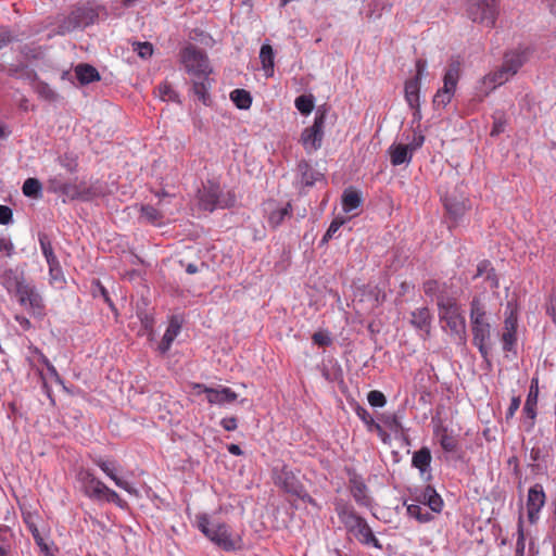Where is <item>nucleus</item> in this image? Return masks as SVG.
Segmentation results:
<instances>
[{
    "label": "nucleus",
    "mask_w": 556,
    "mask_h": 556,
    "mask_svg": "<svg viewBox=\"0 0 556 556\" xmlns=\"http://www.w3.org/2000/svg\"><path fill=\"white\" fill-rule=\"evenodd\" d=\"M431 313L428 307H420L412 312L410 324L426 336L430 334Z\"/></svg>",
    "instance_id": "b1692460"
},
{
    "label": "nucleus",
    "mask_w": 556,
    "mask_h": 556,
    "mask_svg": "<svg viewBox=\"0 0 556 556\" xmlns=\"http://www.w3.org/2000/svg\"><path fill=\"white\" fill-rule=\"evenodd\" d=\"M460 75V62L453 60L444 74L443 87L440 88L432 100L435 109H444L453 99Z\"/></svg>",
    "instance_id": "423d86ee"
},
{
    "label": "nucleus",
    "mask_w": 556,
    "mask_h": 556,
    "mask_svg": "<svg viewBox=\"0 0 556 556\" xmlns=\"http://www.w3.org/2000/svg\"><path fill=\"white\" fill-rule=\"evenodd\" d=\"M274 482L277 486L293 495L301 493V488L303 486L294 473L286 467L279 471L274 470Z\"/></svg>",
    "instance_id": "dca6fc26"
},
{
    "label": "nucleus",
    "mask_w": 556,
    "mask_h": 556,
    "mask_svg": "<svg viewBox=\"0 0 556 556\" xmlns=\"http://www.w3.org/2000/svg\"><path fill=\"white\" fill-rule=\"evenodd\" d=\"M230 100L240 110H248L252 104L251 93L245 89H235L230 92Z\"/></svg>",
    "instance_id": "72a5a7b5"
},
{
    "label": "nucleus",
    "mask_w": 556,
    "mask_h": 556,
    "mask_svg": "<svg viewBox=\"0 0 556 556\" xmlns=\"http://www.w3.org/2000/svg\"><path fill=\"white\" fill-rule=\"evenodd\" d=\"M211 86L212 84L208 76L202 78H193V92L204 104L208 103V89Z\"/></svg>",
    "instance_id": "c756f323"
},
{
    "label": "nucleus",
    "mask_w": 556,
    "mask_h": 556,
    "mask_svg": "<svg viewBox=\"0 0 556 556\" xmlns=\"http://www.w3.org/2000/svg\"><path fill=\"white\" fill-rule=\"evenodd\" d=\"M469 317L473 344L478 348L481 356L486 358L490 352L488 342L491 338V325L486 318L485 304L478 296H475L470 302Z\"/></svg>",
    "instance_id": "f03ea898"
},
{
    "label": "nucleus",
    "mask_w": 556,
    "mask_h": 556,
    "mask_svg": "<svg viewBox=\"0 0 556 556\" xmlns=\"http://www.w3.org/2000/svg\"><path fill=\"white\" fill-rule=\"evenodd\" d=\"M501 340L503 343V350L505 352H513L517 344V332L504 330Z\"/></svg>",
    "instance_id": "603ef678"
},
{
    "label": "nucleus",
    "mask_w": 556,
    "mask_h": 556,
    "mask_svg": "<svg viewBox=\"0 0 556 556\" xmlns=\"http://www.w3.org/2000/svg\"><path fill=\"white\" fill-rule=\"evenodd\" d=\"M23 193L31 199L42 197V185L37 178H27L23 184Z\"/></svg>",
    "instance_id": "58836bf2"
},
{
    "label": "nucleus",
    "mask_w": 556,
    "mask_h": 556,
    "mask_svg": "<svg viewBox=\"0 0 556 556\" xmlns=\"http://www.w3.org/2000/svg\"><path fill=\"white\" fill-rule=\"evenodd\" d=\"M295 108L302 113V114H309L314 109V99L312 96H300L295 99Z\"/></svg>",
    "instance_id": "de8ad7c7"
},
{
    "label": "nucleus",
    "mask_w": 556,
    "mask_h": 556,
    "mask_svg": "<svg viewBox=\"0 0 556 556\" xmlns=\"http://www.w3.org/2000/svg\"><path fill=\"white\" fill-rule=\"evenodd\" d=\"M510 77L511 75L509 72L503 66L494 72L486 74L481 80L483 92L489 94L490 91L506 83Z\"/></svg>",
    "instance_id": "4be33fe9"
},
{
    "label": "nucleus",
    "mask_w": 556,
    "mask_h": 556,
    "mask_svg": "<svg viewBox=\"0 0 556 556\" xmlns=\"http://www.w3.org/2000/svg\"><path fill=\"white\" fill-rule=\"evenodd\" d=\"M132 50L141 59H149L153 54V46H152V43H150L148 41H146V42L135 41V42H132Z\"/></svg>",
    "instance_id": "3c124183"
},
{
    "label": "nucleus",
    "mask_w": 556,
    "mask_h": 556,
    "mask_svg": "<svg viewBox=\"0 0 556 556\" xmlns=\"http://www.w3.org/2000/svg\"><path fill=\"white\" fill-rule=\"evenodd\" d=\"M538 397H539V386H538V379L533 378L531 380L529 393L526 400V403L538 405Z\"/></svg>",
    "instance_id": "680f3d73"
},
{
    "label": "nucleus",
    "mask_w": 556,
    "mask_h": 556,
    "mask_svg": "<svg viewBox=\"0 0 556 556\" xmlns=\"http://www.w3.org/2000/svg\"><path fill=\"white\" fill-rule=\"evenodd\" d=\"M545 492L541 484L536 483L529 489L527 498V511L528 519L531 523L536 522L539 513L545 504Z\"/></svg>",
    "instance_id": "4468645a"
},
{
    "label": "nucleus",
    "mask_w": 556,
    "mask_h": 556,
    "mask_svg": "<svg viewBox=\"0 0 556 556\" xmlns=\"http://www.w3.org/2000/svg\"><path fill=\"white\" fill-rule=\"evenodd\" d=\"M24 267L25 265L5 270L2 276V285L22 307L34 316L42 317L45 315L43 298L33 281L26 278Z\"/></svg>",
    "instance_id": "f257e3e1"
},
{
    "label": "nucleus",
    "mask_w": 556,
    "mask_h": 556,
    "mask_svg": "<svg viewBox=\"0 0 556 556\" xmlns=\"http://www.w3.org/2000/svg\"><path fill=\"white\" fill-rule=\"evenodd\" d=\"M197 527L211 542L225 552H232L240 547L239 540L231 536L229 527L223 522L212 521L206 514L197 516Z\"/></svg>",
    "instance_id": "7ed1b4c3"
},
{
    "label": "nucleus",
    "mask_w": 556,
    "mask_h": 556,
    "mask_svg": "<svg viewBox=\"0 0 556 556\" xmlns=\"http://www.w3.org/2000/svg\"><path fill=\"white\" fill-rule=\"evenodd\" d=\"M260 60L266 76H271L274 74V50L270 45L261 47Z\"/></svg>",
    "instance_id": "2f4dec72"
},
{
    "label": "nucleus",
    "mask_w": 556,
    "mask_h": 556,
    "mask_svg": "<svg viewBox=\"0 0 556 556\" xmlns=\"http://www.w3.org/2000/svg\"><path fill=\"white\" fill-rule=\"evenodd\" d=\"M362 544L371 545L375 548L382 549V544L372 533L371 528L365 518L354 526L353 530L350 531Z\"/></svg>",
    "instance_id": "aec40b11"
},
{
    "label": "nucleus",
    "mask_w": 556,
    "mask_h": 556,
    "mask_svg": "<svg viewBox=\"0 0 556 556\" xmlns=\"http://www.w3.org/2000/svg\"><path fill=\"white\" fill-rule=\"evenodd\" d=\"M407 515L412 518H415L421 523L429 522L433 520L434 516L429 513L428 510H425L419 503L416 502V504H409L406 507Z\"/></svg>",
    "instance_id": "e433bc0d"
},
{
    "label": "nucleus",
    "mask_w": 556,
    "mask_h": 556,
    "mask_svg": "<svg viewBox=\"0 0 556 556\" xmlns=\"http://www.w3.org/2000/svg\"><path fill=\"white\" fill-rule=\"evenodd\" d=\"M83 493L92 501L102 502L106 485L90 470L80 469L77 473Z\"/></svg>",
    "instance_id": "f8f14e48"
},
{
    "label": "nucleus",
    "mask_w": 556,
    "mask_h": 556,
    "mask_svg": "<svg viewBox=\"0 0 556 556\" xmlns=\"http://www.w3.org/2000/svg\"><path fill=\"white\" fill-rule=\"evenodd\" d=\"M547 314L552 317L553 321L556 323V291H553L547 304Z\"/></svg>",
    "instance_id": "774afa93"
},
{
    "label": "nucleus",
    "mask_w": 556,
    "mask_h": 556,
    "mask_svg": "<svg viewBox=\"0 0 556 556\" xmlns=\"http://www.w3.org/2000/svg\"><path fill=\"white\" fill-rule=\"evenodd\" d=\"M180 62L193 78H202L212 73L206 53L197 46L189 45L180 51Z\"/></svg>",
    "instance_id": "39448f33"
},
{
    "label": "nucleus",
    "mask_w": 556,
    "mask_h": 556,
    "mask_svg": "<svg viewBox=\"0 0 556 556\" xmlns=\"http://www.w3.org/2000/svg\"><path fill=\"white\" fill-rule=\"evenodd\" d=\"M179 331H180V324L175 318H172L169 321V325H168V327L157 346V350L161 354H166L169 351L172 343L178 336Z\"/></svg>",
    "instance_id": "a878e982"
},
{
    "label": "nucleus",
    "mask_w": 556,
    "mask_h": 556,
    "mask_svg": "<svg viewBox=\"0 0 556 556\" xmlns=\"http://www.w3.org/2000/svg\"><path fill=\"white\" fill-rule=\"evenodd\" d=\"M414 500L419 504L427 505L432 513L439 514L443 509V500L431 485H427L420 492L416 493Z\"/></svg>",
    "instance_id": "6ab92c4d"
},
{
    "label": "nucleus",
    "mask_w": 556,
    "mask_h": 556,
    "mask_svg": "<svg viewBox=\"0 0 556 556\" xmlns=\"http://www.w3.org/2000/svg\"><path fill=\"white\" fill-rule=\"evenodd\" d=\"M39 244L48 264H53V262L59 261L54 254L52 243L47 233H39Z\"/></svg>",
    "instance_id": "a19ab883"
},
{
    "label": "nucleus",
    "mask_w": 556,
    "mask_h": 556,
    "mask_svg": "<svg viewBox=\"0 0 556 556\" xmlns=\"http://www.w3.org/2000/svg\"><path fill=\"white\" fill-rule=\"evenodd\" d=\"M157 93L163 101H178V93L173 89L169 83L163 81L157 87Z\"/></svg>",
    "instance_id": "49530a36"
},
{
    "label": "nucleus",
    "mask_w": 556,
    "mask_h": 556,
    "mask_svg": "<svg viewBox=\"0 0 556 556\" xmlns=\"http://www.w3.org/2000/svg\"><path fill=\"white\" fill-rule=\"evenodd\" d=\"M49 266V276H50V285L56 289H63L65 287L66 280L60 265V262H53V264H48Z\"/></svg>",
    "instance_id": "473e14b6"
},
{
    "label": "nucleus",
    "mask_w": 556,
    "mask_h": 556,
    "mask_svg": "<svg viewBox=\"0 0 556 556\" xmlns=\"http://www.w3.org/2000/svg\"><path fill=\"white\" fill-rule=\"evenodd\" d=\"M37 91L46 100L54 101L56 99V93L47 84H40L37 87Z\"/></svg>",
    "instance_id": "69168bd1"
},
{
    "label": "nucleus",
    "mask_w": 556,
    "mask_h": 556,
    "mask_svg": "<svg viewBox=\"0 0 556 556\" xmlns=\"http://www.w3.org/2000/svg\"><path fill=\"white\" fill-rule=\"evenodd\" d=\"M349 489L354 501L365 507L371 506V498L367 494L368 488L365 484L363 478L354 470H349Z\"/></svg>",
    "instance_id": "ddd939ff"
},
{
    "label": "nucleus",
    "mask_w": 556,
    "mask_h": 556,
    "mask_svg": "<svg viewBox=\"0 0 556 556\" xmlns=\"http://www.w3.org/2000/svg\"><path fill=\"white\" fill-rule=\"evenodd\" d=\"M382 422L393 432H397L403 428L396 415H383Z\"/></svg>",
    "instance_id": "13d9d810"
},
{
    "label": "nucleus",
    "mask_w": 556,
    "mask_h": 556,
    "mask_svg": "<svg viewBox=\"0 0 556 556\" xmlns=\"http://www.w3.org/2000/svg\"><path fill=\"white\" fill-rule=\"evenodd\" d=\"M312 340L319 346H328L331 344V338L328 336V333L321 331L315 332L312 337Z\"/></svg>",
    "instance_id": "338daca9"
},
{
    "label": "nucleus",
    "mask_w": 556,
    "mask_h": 556,
    "mask_svg": "<svg viewBox=\"0 0 556 556\" xmlns=\"http://www.w3.org/2000/svg\"><path fill=\"white\" fill-rule=\"evenodd\" d=\"M431 459V452L426 446L421 447L413 454L412 465L419 470L422 477L427 475L425 477L426 481H429L432 478L430 472Z\"/></svg>",
    "instance_id": "5701e85b"
},
{
    "label": "nucleus",
    "mask_w": 556,
    "mask_h": 556,
    "mask_svg": "<svg viewBox=\"0 0 556 556\" xmlns=\"http://www.w3.org/2000/svg\"><path fill=\"white\" fill-rule=\"evenodd\" d=\"M299 170L301 172V182L307 187H312L321 176L319 173L315 172L306 162L299 164Z\"/></svg>",
    "instance_id": "ea45409f"
},
{
    "label": "nucleus",
    "mask_w": 556,
    "mask_h": 556,
    "mask_svg": "<svg viewBox=\"0 0 556 556\" xmlns=\"http://www.w3.org/2000/svg\"><path fill=\"white\" fill-rule=\"evenodd\" d=\"M98 13L90 7H77L59 25V33L66 34L76 28H84L94 23Z\"/></svg>",
    "instance_id": "1a4fd4ad"
},
{
    "label": "nucleus",
    "mask_w": 556,
    "mask_h": 556,
    "mask_svg": "<svg viewBox=\"0 0 556 556\" xmlns=\"http://www.w3.org/2000/svg\"><path fill=\"white\" fill-rule=\"evenodd\" d=\"M334 510L348 532L353 530L354 526L357 523L359 525V521L363 519V517L355 511L352 505L342 500L334 503Z\"/></svg>",
    "instance_id": "f3484780"
},
{
    "label": "nucleus",
    "mask_w": 556,
    "mask_h": 556,
    "mask_svg": "<svg viewBox=\"0 0 556 556\" xmlns=\"http://www.w3.org/2000/svg\"><path fill=\"white\" fill-rule=\"evenodd\" d=\"M440 318L446 321L447 327L455 333H460L465 330V319L460 315L457 301L451 303L450 306L444 305L439 308Z\"/></svg>",
    "instance_id": "2eb2a0df"
},
{
    "label": "nucleus",
    "mask_w": 556,
    "mask_h": 556,
    "mask_svg": "<svg viewBox=\"0 0 556 556\" xmlns=\"http://www.w3.org/2000/svg\"><path fill=\"white\" fill-rule=\"evenodd\" d=\"M75 74L81 85H87L100 80L98 70L90 64H78L75 67Z\"/></svg>",
    "instance_id": "cd10ccee"
},
{
    "label": "nucleus",
    "mask_w": 556,
    "mask_h": 556,
    "mask_svg": "<svg viewBox=\"0 0 556 556\" xmlns=\"http://www.w3.org/2000/svg\"><path fill=\"white\" fill-rule=\"evenodd\" d=\"M342 224H343L342 220H338V219L332 220L329 228L327 229L326 233L324 235L321 242L323 243L328 242L336 235V232L340 229Z\"/></svg>",
    "instance_id": "0e129e2a"
},
{
    "label": "nucleus",
    "mask_w": 556,
    "mask_h": 556,
    "mask_svg": "<svg viewBox=\"0 0 556 556\" xmlns=\"http://www.w3.org/2000/svg\"><path fill=\"white\" fill-rule=\"evenodd\" d=\"M526 549V540L523 533L522 521L520 520L518 523V538L516 542V556H523Z\"/></svg>",
    "instance_id": "bf43d9fd"
},
{
    "label": "nucleus",
    "mask_w": 556,
    "mask_h": 556,
    "mask_svg": "<svg viewBox=\"0 0 556 556\" xmlns=\"http://www.w3.org/2000/svg\"><path fill=\"white\" fill-rule=\"evenodd\" d=\"M526 61V53L522 51H513L505 54L503 67H505L511 76L523 65Z\"/></svg>",
    "instance_id": "c85d7f7f"
},
{
    "label": "nucleus",
    "mask_w": 556,
    "mask_h": 556,
    "mask_svg": "<svg viewBox=\"0 0 556 556\" xmlns=\"http://www.w3.org/2000/svg\"><path fill=\"white\" fill-rule=\"evenodd\" d=\"M444 206H445L447 213L450 214V216L454 220H457L458 218H460L467 210V205H466L465 201H459L457 199L448 198V197L445 198Z\"/></svg>",
    "instance_id": "7c9ffc66"
},
{
    "label": "nucleus",
    "mask_w": 556,
    "mask_h": 556,
    "mask_svg": "<svg viewBox=\"0 0 556 556\" xmlns=\"http://www.w3.org/2000/svg\"><path fill=\"white\" fill-rule=\"evenodd\" d=\"M390 162L393 166L408 164L412 161V151L406 144H392L389 148Z\"/></svg>",
    "instance_id": "393cba45"
},
{
    "label": "nucleus",
    "mask_w": 556,
    "mask_h": 556,
    "mask_svg": "<svg viewBox=\"0 0 556 556\" xmlns=\"http://www.w3.org/2000/svg\"><path fill=\"white\" fill-rule=\"evenodd\" d=\"M467 15L475 23L493 27L498 15V1L468 0Z\"/></svg>",
    "instance_id": "0eeeda50"
},
{
    "label": "nucleus",
    "mask_w": 556,
    "mask_h": 556,
    "mask_svg": "<svg viewBox=\"0 0 556 556\" xmlns=\"http://www.w3.org/2000/svg\"><path fill=\"white\" fill-rule=\"evenodd\" d=\"M422 290L427 296L435 300L438 307L450 306L456 301L452 286L446 281L429 279L422 283Z\"/></svg>",
    "instance_id": "9d476101"
},
{
    "label": "nucleus",
    "mask_w": 556,
    "mask_h": 556,
    "mask_svg": "<svg viewBox=\"0 0 556 556\" xmlns=\"http://www.w3.org/2000/svg\"><path fill=\"white\" fill-rule=\"evenodd\" d=\"M439 441L443 451L447 453L456 452L458 447V441L452 434H450L446 429H443L440 433Z\"/></svg>",
    "instance_id": "37998d69"
},
{
    "label": "nucleus",
    "mask_w": 556,
    "mask_h": 556,
    "mask_svg": "<svg viewBox=\"0 0 556 556\" xmlns=\"http://www.w3.org/2000/svg\"><path fill=\"white\" fill-rule=\"evenodd\" d=\"M522 414L525 416L523 424L526 431H531L535 425L536 405L525 403Z\"/></svg>",
    "instance_id": "c03bdc74"
},
{
    "label": "nucleus",
    "mask_w": 556,
    "mask_h": 556,
    "mask_svg": "<svg viewBox=\"0 0 556 556\" xmlns=\"http://www.w3.org/2000/svg\"><path fill=\"white\" fill-rule=\"evenodd\" d=\"M325 123L326 109L319 108L316 111L313 125L306 127L301 135V143L307 153H313L320 149L324 139Z\"/></svg>",
    "instance_id": "6e6552de"
},
{
    "label": "nucleus",
    "mask_w": 556,
    "mask_h": 556,
    "mask_svg": "<svg viewBox=\"0 0 556 556\" xmlns=\"http://www.w3.org/2000/svg\"><path fill=\"white\" fill-rule=\"evenodd\" d=\"M102 502L114 503L121 508H124L126 506V502L122 500L121 496L109 486H106V490L104 491Z\"/></svg>",
    "instance_id": "4d7b16f0"
},
{
    "label": "nucleus",
    "mask_w": 556,
    "mask_h": 556,
    "mask_svg": "<svg viewBox=\"0 0 556 556\" xmlns=\"http://www.w3.org/2000/svg\"><path fill=\"white\" fill-rule=\"evenodd\" d=\"M504 330L517 332L518 314L517 307L513 302H507L505 309Z\"/></svg>",
    "instance_id": "f704fd0d"
},
{
    "label": "nucleus",
    "mask_w": 556,
    "mask_h": 556,
    "mask_svg": "<svg viewBox=\"0 0 556 556\" xmlns=\"http://www.w3.org/2000/svg\"><path fill=\"white\" fill-rule=\"evenodd\" d=\"M391 2L389 0H374L369 4V10L367 12L368 18L376 20L379 18L384 10H389L391 8Z\"/></svg>",
    "instance_id": "79ce46f5"
},
{
    "label": "nucleus",
    "mask_w": 556,
    "mask_h": 556,
    "mask_svg": "<svg viewBox=\"0 0 556 556\" xmlns=\"http://www.w3.org/2000/svg\"><path fill=\"white\" fill-rule=\"evenodd\" d=\"M63 202L66 200L90 201L101 194V190L96 186H87L86 182L66 180L61 193Z\"/></svg>",
    "instance_id": "9b49d317"
},
{
    "label": "nucleus",
    "mask_w": 556,
    "mask_h": 556,
    "mask_svg": "<svg viewBox=\"0 0 556 556\" xmlns=\"http://www.w3.org/2000/svg\"><path fill=\"white\" fill-rule=\"evenodd\" d=\"M355 413L357 417L367 426L368 430L372 431V426L376 424V421L369 412L365 407L357 404L355 407Z\"/></svg>",
    "instance_id": "864d4df0"
},
{
    "label": "nucleus",
    "mask_w": 556,
    "mask_h": 556,
    "mask_svg": "<svg viewBox=\"0 0 556 556\" xmlns=\"http://www.w3.org/2000/svg\"><path fill=\"white\" fill-rule=\"evenodd\" d=\"M102 502L114 503L121 508H124L126 506V502L122 500L121 496L109 486H106V490L104 491Z\"/></svg>",
    "instance_id": "6e6d98bb"
},
{
    "label": "nucleus",
    "mask_w": 556,
    "mask_h": 556,
    "mask_svg": "<svg viewBox=\"0 0 556 556\" xmlns=\"http://www.w3.org/2000/svg\"><path fill=\"white\" fill-rule=\"evenodd\" d=\"M66 182V179L63 177L62 174H56L51 176L47 180V191L55 194H60L62 189L64 188V185Z\"/></svg>",
    "instance_id": "a18cd8bd"
},
{
    "label": "nucleus",
    "mask_w": 556,
    "mask_h": 556,
    "mask_svg": "<svg viewBox=\"0 0 556 556\" xmlns=\"http://www.w3.org/2000/svg\"><path fill=\"white\" fill-rule=\"evenodd\" d=\"M362 203L361 194L352 189H348L342 194V206L345 212L356 210Z\"/></svg>",
    "instance_id": "c9c22d12"
},
{
    "label": "nucleus",
    "mask_w": 556,
    "mask_h": 556,
    "mask_svg": "<svg viewBox=\"0 0 556 556\" xmlns=\"http://www.w3.org/2000/svg\"><path fill=\"white\" fill-rule=\"evenodd\" d=\"M94 464L110 478L114 483L129 494H137V490L126 480L117 476L115 462L104 460L101 457L93 459Z\"/></svg>",
    "instance_id": "a211bd4d"
},
{
    "label": "nucleus",
    "mask_w": 556,
    "mask_h": 556,
    "mask_svg": "<svg viewBox=\"0 0 556 556\" xmlns=\"http://www.w3.org/2000/svg\"><path fill=\"white\" fill-rule=\"evenodd\" d=\"M199 203L203 210L213 212L216 208L233 206L236 203V197L230 191H222L218 184L208 180L200 191Z\"/></svg>",
    "instance_id": "20e7f679"
},
{
    "label": "nucleus",
    "mask_w": 556,
    "mask_h": 556,
    "mask_svg": "<svg viewBox=\"0 0 556 556\" xmlns=\"http://www.w3.org/2000/svg\"><path fill=\"white\" fill-rule=\"evenodd\" d=\"M367 401L372 407H383L387 403L384 394L378 390H372L367 394Z\"/></svg>",
    "instance_id": "5fc2aeb1"
},
{
    "label": "nucleus",
    "mask_w": 556,
    "mask_h": 556,
    "mask_svg": "<svg viewBox=\"0 0 556 556\" xmlns=\"http://www.w3.org/2000/svg\"><path fill=\"white\" fill-rule=\"evenodd\" d=\"M420 86L421 83H418V78H410L406 80L404 86V96L409 106H419Z\"/></svg>",
    "instance_id": "bb28decb"
},
{
    "label": "nucleus",
    "mask_w": 556,
    "mask_h": 556,
    "mask_svg": "<svg viewBox=\"0 0 556 556\" xmlns=\"http://www.w3.org/2000/svg\"><path fill=\"white\" fill-rule=\"evenodd\" d=\"M59 164L70 173H75L78 167L77 157L71 153H65L58 159Z\"/></svg>",
    "instance_id": "8fccbe9b"
},
{
    "label": "nucleus",
    "mask_w": 556,
    "mask_h": 556,
    "mask_svg": "<svg viewBox=\"0 0 556 556\" xmlns=\"http://www.w3.org/2000/svg\"><path fill=\"white\" fill-rule=\"evenodd\" d=\"M493 118H494V121H493V126H492L490 135L492 137H495L505 130L506 119L502 115H500V116L495 115Z\"/></svg>",
    "instance_id": "052dcab7"
},
{
    "label": "nucleus",
    "mask_w": 556,
    "mask_h": 556,
    "mask_svg": "<svg viewBox=\"0 0 556 556\" xmlns=\"http://www.w3.org/2000/svg\"><path fill=\"white\" fill-rule=\"evenodd\" d=\"M292 214V207L290 203H287L286 206L280 207L278 210L273 211L268 216V224L273 228L279 227L286 217H290Z\"/></svg>",
    "instance_id": "4c0bfd02"
},
{
    "label": "nucleus",
    "mask_w": 556,
    "mask_h": 556,
    "mask_svg": "<svg viewBox=\"0 0 556 556\" xmlns=\"http://www.w3.org/2000/svg\"><path fill=\"white\" fill-rule=\"evenodd\" d=\"M206 400L210 404L226 405L235 402L238 399V394L232 391L229 387L218 386V388H212V390H205Z\"/></svg>",
    "instance_id": "412c9836"
},
{
    "label": "nucleus",
    "mask_w": 556,
    "mask_h": 556,
    "mask_svg": "<svg viewBox=\"0 0 556 556\" xmlns=\"http://www.w3.org/2000/svg\"><path fill=\"white\" fill-rule=\"evenodd\" d=\"M140 213L141 217L151 224H156L163 217L162 213L152 205H142Z\"/></svg>",
    "instance_id": "09e8293b"
},
{
    "label": "nucleus",
    "mask_w": 556,
    "mask_h": 556,
    "mask_svg": "<svg viewBox=\"0 0 556 556\" xmlns=\"http://www.w3.org/2000/svg\"><path fill=\"white\" fill-rule=\"evenodd\" d=\"M92 292H93L94 296H98V295L102 296L103 300L109 304V306L111 308H114V304L110 299L108 290L100 283V281L94 282V288H93Z\"/></svg>",
    "instance_id": "e2e57ef3"
}]
</instances>
